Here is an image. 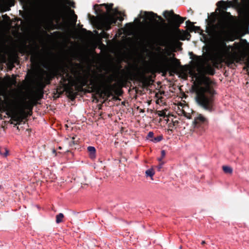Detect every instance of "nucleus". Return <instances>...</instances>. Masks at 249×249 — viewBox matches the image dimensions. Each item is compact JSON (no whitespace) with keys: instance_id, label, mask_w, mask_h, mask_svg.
I'll list each match as a JSON object with an SVG mask.
<instances>
[{"instance_id":"25","label":"nucleus","mask_w":249,"mask_h":249,"mask_svg":"<svg viewBox=\"0 0 249 249\" xmlns=\"http://www.w3.org/2000/svg\"><path fill=\"white\" fill-rule=\"evenodd\" d=\"M162 159L163 158L160 157V158H159L158 160L159 161L161 162L162 161Z\"/></svg>"},{"instance_id":"15","label":"nucleus","mask_w":249,"mask_h":249,"mask_svg":"<svg viewBox=\"0 0 249 249\" xmlns=\"http://www.w3.org/2000/svg\"><path fill=\"white\" fill-rule=\"evenodd\" d=\"M216 5L218 7L221 9H226V5H225L224 1L223 0L219 1L218 2H217Z\"/></svg>"},{"instance_id":"12","label":"nucleus","mask_w":249,"mask_h":249,"mask_svg":"<svg viewBox=\"0 0 249 249\" xmlns=\"http://www.w3.org/2000/svg\"><path fill=\"white\" fill-rule=\"evenodd\" d=\"M163 139L162 135H160L156 137H154L153 139L150 140V141L154 143H157L161 141Z\"/></svg>"},{"instance_id":"18","label":"nucleus","mask_w":249,"mask_h":249,"mask_svg":"<svg viewBox=\"0 0 249 249\" xmlns=\"http://www.w3.org/2000/svg\"><path fill=\"white\" fill-rule=\"evenodd\" d=\"M74 139H75V138L74 137H73L72 138V140L70 142H69V145L71 146V147H72L73 146V145H75V144H77V142L76 141H74Z\"/></svg>"},{"instance_id":"36","label":"nucleus","mask_w":249,"mask_h":249,"mask_svg":"<svg viewBox=\"0 0 249 249\" xmlns=\"http://www.w3.org/2000/svg\"><path fill=\"white\" fill-rule=\"evenodd\" d=\"M248 71H249V68H248Z\"/></svg>"},{"instance_id":"27","label":"nucleus","mask_w":249,"mask_h":249,"mask_svg":"<svg viewBox=\"0 0 249 249\" xmlns=\"http://www.w3.org/2000/svg\"><path fill=\"white\" fill-rule=\"evenodd\" d=\"M43 67H44V68H45V69H47V65H45V64L43 65Z\"/></svg>"},{"instance_id":"5","label":"nucleus","mask_w":249,"mask_h":249,"mask_svg":"<svg viewBox=\"0 0 249 249\" xmlns=\"http://www.w3.org/2000/svg\"><path fill=\"white\" fill-rule=\"evenodd\" d=\"M100 77L101 79L100 80L96 78L93 82L94 86L98 89H104L107 87L106 81L104 76L101 74Z\"/></svg>"},{"instance_id":"22","label":"nucleus","mask_w":249,"mask_h":249,"mask_svg":"<svg viewBox=\"0 0 249 249\" xmlns=\"http://www.w3.org/2000/svg\"><path fill=\"white\" fill-rule=\"evenodd\" d=\"M165 154H166L165 151L164 150H162L161 151V157L163 158L165 157Z\"/></svg>"},{"instance_id":"16","label":"nucleus","mask_w":249,"mask_h":249,"mask_svg":"<svg viewBox=\"0 0 249 249\" xmlns=\"http://www.w3.org/2000/svg\"><path fill=\"white\" fill-rule=\"evenodd\" d=\"M71 14L73 15L72 18H73V23L74 25H75L76 24L77 19V16L74 14V11L73 10H71L70 11Z\"/></svg>"},{"instance_id":"31","label":"nucleus","mask_w":249,"mask_h":249,"mask_svg":"<svg viewBox=\"0 0 249 249\" xmlns=\"http://www.w3.org/2000/svg\"><path fill=\"white\" fill-rule=\"evenodd\" d=\"M6 114H7V115H9V112H6Z\"/></svg>"},{"instance_id":"10","label":"nucleus","mask_w":249,"mask_h":249,"mask_svg":"<svg viewBox=\"0 0 249 249\" xmlns=\"http://www.w3.org/2000/svg\"><path fill=\"white\" fill-rule=\"evenodd\" d=\"M9 153V150L7 148L0 146V155L4 157H6Z\"/></svg>"},{"instance_id":"2","label":"nucleus","mask_w":249,"mask_h":249,"mask_svg":"<svg viewBox=\"0 0 249 249\" xmlns=\"http://www.w3.org/2000/svg\"><path fill=\"white\" fill-rule=\"evenodd\" d=\"M226 14L230 17L229 18L223 17L215 25L217 30L215 35V41L218 45H222L223 46H226L225 39L227 30L230 27L231 19L233 18L230 13L226 12Z\"/></svg>"},{"instance_id":"35","label":"nucleus","mask_w":249,"mask_h":249,"mask_svg":"<svg viewBox=\"0 0 249 249\" xmlns=\"http://www.w3.org/2000/svg\"><path fill=\"white\" fill-rule=\"evenodd\" d=\"M59 149H61V147H59Z\"/></svg>"},{"instance_id":"7","label":"nucleus","mask_w":249,"mask_h":249,"mask_svg":"<svg viewBox=\"0 0 249 249\" xmlns=\"http://www.w3.org/2000/svg\"><path fill=\"white\" fill-rule=\"evenodd\" d=\"M88 151L89 153V157L91 160H94L96 158V150L94 146H89L87 148Z\"/></svg>"},{"instance_id":"21","label":"nucleus","mask_w":249,"mask_h":249,"mask_svg":"<svg viewBox=\"0 0 249 249\" xmlns=\"http://www.w3.org/2000/svg\"><path fill=\"white\" fill-rule=\"evenodd\" d=\"M189 55L190 56V58H191V59H193V56H195L198 57L199 59L201 58L200 56H197V55H194L193 52H189Z\"/></svg>"},{"instance_id":"26","label":"nucleus","mask_w":249,"mask_h":249,"mask_svg":"<svg viewBox=\"0 0 249 249\" xmlns=\"http://www.w3.org/2000/svg\"><path fill=\"white\" fill-rule=\"evenodd\" d=\"M114 11H115V12L116 13V14H118L119 13V11H118V9H114Z\"/></svg>"},{"instance_id":"8","label":"nucleus","mask_w":249,"mask_h":249,"mask_svg":"<svg viewBox=\"0 0 249 249\" xmlns=\"http://www.w3.org/2000/svg\"><path fill=\"white\" fill-rule=\"evenodd\" d=\"M24 113V110L21 109L20 110V114L17 116H16L14 119L13 121L17 122L16 124H14L15 126L17 125V124H20L21 123V122L22 121V115ZM12 124H14L13 122L11 123Z\"/></svg>"},{"instance_id":"20","label":"nucleus","mask_w":249,"mask_h":249,"mask_svg":"<svg viewBox=\"0 0 249 249\" xmlns=\"http://www.w3.org/2000/svg\"><path fill=\"white\" fill-rule=\"evenodd\" d=\"M164 164L163 162H160L158 166H157V169L158 171H160L161 168L162 167V166Z\"/></svg>"},{"instance_id":"33","label":"nucleus","mask_w":249,"mask_h":249,"mask_svg":"<svg viewBox=\"0 0 249 249\" xmlns=\"http://www.w3.org/2000/svg\"><path fill=\"white\" fill-rule=\"evenodd\" d=\"M123 20V18H120V21H122Z\"/></svg>"},{"instance_id":"14","label":"nucleus","mask_w":249,"mask_h":249,"mask_svg":"<svg viewBox=\"0 0 249 249\" xmlns=\"http://www.w3.org/2000/svg\"><path fill=\"white\" fill-rule=\"evenodd\" d=\"M155 173L152 168L149 169L145 171V175L147 177H152Z\"/></svg>"},{"instance_id":"6","label":"nucleus","mask_w":249,"mask_h":249,"mask_svg":"<svg viewBox=\"0 0 249 249\" xmlns=\"http://www.w3.org/2000/svg\"><path fill=\"white\" fill-rule=\"evenodd\" d=\"M142 11L141 12V13L140 14L139 16L140 17V18H143V19H151V18H160L161 17L158 16L157 14H155L153 13V12H147L145 11L144 12V15L142 16Z\"/></svg>"},{"instance_id":"19","label":"nucleus","mask_w":249,"mask_h":249,"mask_svg":"<svg viewBox=\"0 0 249 249\" xmlns=\"http://www.w3.org/2000/svg\"><path fill=\"white\" fill-rule=\"evenodd\" d=\"M153 137H154V133L152 131H150L148 132V133L147 135L146 139H149L150 138L153 139L154 138Z\"/></svg>"},{"instance_id":"4","label":"nucleus","mask_w":249,"mask_h":249,"mask_svg":"<svg viewBox=\"0 0 249 249\" xmlns=\"http://www.w3.org/2000/svg\"><path fill=\"white\" fill-rule=\"evenodd\" d=\"M166 14H168V16L170 17V19H167L168 22H171L177 28L179 27L181 24L183 23L186 18H182L179 15L176 14L173 10L170 12L165 11L163 13V16L166 18Z\"/></svg>"},{"instance_id":"24","label":"nucleus","mask_w":249,"mask_h":249,"mask_svg":"<svg viewBox=\"0 0 249 249\" xmlns=\"http://www.w3.org/2000/svg\"><path fill=\"white\" fill-rule=\"evenodd\" d=\"M191 23H192V22L189 20L186 21V24L187 25H189V24H191Z\"/></svg>"},{"instance_id":"29","label":"nucleus","mask_w":249,"mask_h":249,"mask_svg":"<svg viewBox=\"0 0 249 249\" xmlns=\"http://www.w3.org/2000/svg\"><path fill=\"white\" fill-rule=\"evenodd\" d=\"M53 153H56V151H55V149H53Z\"/></svg>"},{"instance_id":"1","label":"nucleus","mask_w":249,"mask_h":249,"mask_svg":"<svg viewBox=\"0 0 249 249\" xmlns=\"http://www.w3.org/2000/svg\"><path fill=\"white\" fill-rule=\"evenodd\" d=\"M210 82V78L206 77L204 86L197 93L195 100L200 107L205 110L212 112L214 110L215 95L217 94V92L211 86Z\"/></svg>"},{"instance_id":"32","label":"nucleus","mask_w":249,"mask_h":249,"mask_svg":"<svg viewBox=\"0 0 249 249\" xmlns=\"http://www.w3.org/2000/svg\"><path fill=\"white\" fill-rule=\"evenodd\" d=\"M137 18H135L134 21H137Z\"/></svg>"},{"instance_id":"11","label":"nucleus","mask_w":249,"mask_h":249,"mask_svg":"<svg viewBox=\"0 0 249 249\" xmlns=\"http://www.w3.org/2000/svg\"><path fill=\"white\" fill-rule=\"evenodd\" d=\"M64 214L62 213H59L56 215V223L59 224L62 222Z\"/></svg>"},{"instance_id":"17","label":"nucleus","mask_w":249,"mask_h":249,"mask_svg":"<svg viewBox=\"0 0 249 249\" xmlns=\"http://www.w3.org/2000/svg\"><path fill=\"white\" fill-rule=\"evenodd\" d=\"M103 5H104L105 7V8L106 9V10L107 11H108L110 9H112V7H113V3H110L109 5L108 4H103Z\"/></svg>"},{"instance_id":"9","label":"nucleus","mask_w":249,"mask_h":249,"mask_svg":"<svg viewBox=\"0 0 249 249\" xmlns=\"http://www.w3.org/2000/svg\"><path fill=\"white\" fill-rule=\"evenodd\" d=\"M204 71L206 74L213 75L215 74V69L209 65L206 67Z\"/></svg>"},{"instance_id":"34","label":"nucleus","mask_w":249,"mask_h":249,"mask_svg":"<svg viewBox=\"0 0 249 249\" xmlns=\"http://www.w3.org/2000/svg\"><path fill=\"white\" fill-rule=\"evenodd\" d=\"M50 20L52 22V19H50Z\"/></svg>"},{"instance_id":"30","label":"nucleus","mask_w":249,"mask_h":249,"mask_svg":"<svg viewBox=\"0 0 249 249\" xmlns=\"http://www.w3.org/2000/svg\"><path fill=\"white\" fill-rule=\"evenodd\" d=\"M116 21L115 20H114L113 21V23L114 24H115V23H116Z\"/></svg>"},{"instance_id":"28","label":"nucleus","mask_w":249,"mask_h":249,"mask_svg":"<svg viewBox=\"0 0 249 249\" xmlns=\"http://www.w3.org/2000/svg\"><path fill=\"white\" fill-rule=\"evenodd\" d=\"M204 244H205V242L204 241H202L201 242V244H202V245H204Z\"/></svg>"},{"instance_id":"23","label":"nucleus","mask_w":249,"mask_h":249,"mask_svg":"<svg viewBox=\"0 0 249 249\" xmlns=\"http://www.w3.org/2000/svg\"><path fill=\"white\" fill-rule=\"evenodd\" d=\"M69 4H70V5L71 7H72L73 8H75V3H74V2H73V1H70Z\"/></svg>"},{"instance_id":"3","label":"nucleus","mask_w":249,"mask_h":249,"mask_svg":"<svg viewBox=\"0 0 249 249\" xmlns=\"http://www.w3.org/2000/svg\"><path fill=\"white\" fill-rule=\"evenodd\" d=\"M207 121L204 116L201 115H198L195 118L193 122L194 131L198 135H202L207 127Z\"/></svg>"},{"instance_id":"13","label":"nucleus","mask_w":249,"mask_h":249,"mask_svg":"<svg viewBox=\"0 0 249 249\" xmlns=\"http://www.w3.org/2000/svg\"><path fill=\"white\" fill-rule=\"evenodd\" d=\"M223 170L225 173L231 174L232 172V169L229 166H223Z\"/></svg>"}]
</instances>
